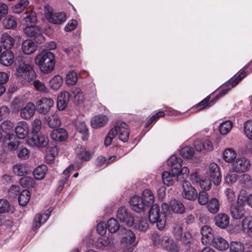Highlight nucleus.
Masks as SVG:
<instances>
[{
	"instance_id": "obj_32",
	"label": "nucleus",
	"mask_w": 252,
	"mask_h": 252,
	"mask_svg": "<svg viewBox=\"0 0 252 252\" xmlns=\"http://www.w3.org/2000/svg\"><path fill=\"white\" fill-rule=\"evenodd\" d=\"M242 229L243 232L250 237H252V218L246 217L242 222Z\"/></svg>"
},
{
	"instance_id": "obj_38",
	"label": "nucleus",
	"mask_w": 252,
	"mask_h": 252,
	"mask_svg": "<svg viewBox=\"0 0 252 252\" xmlns=\"http://www.w3.org/2000/svg\"><path fill=\"white\" fill-rule=\"evenodd\" d=\"M63 82V79L61 76L57 75L54 76L49 81V87L57 91L60 88Z\"/></svg>"
},
{
	"instance_id": "obj_12",
	"label": "nucleus",
	"mask_w": 252,
	"mask_h": 252,
	"mask_svg": "<svg viewBox=\"0 0 252 252\" xmlns=\"http://www.w3.org/2000/svg\"><path fill=\"white\" fill-rule=\"evenodd\" d=\"M250 162L246 158H237L232 164V169L238 173L246 172L250 167Z\"/></svg>"
},
{
	"instance_id": "obj_15",
	"label": "nucleus",
	"mask_w": 252,
	"mask_h": 252,
	"mask_svg": "<svg viewBox=\"0 0 252 252\" xmlns=\"http://www.w3.org/2000/svg\"><path fill=\"white\" fill-rule=\"evenodd\" d=\"M54 101L50 98L43 97L37 100L36 106L38 107V111L41 113H46L53 106Z\"/></svg>"
},
{
	"instance_id": "obj_13",
	"label": "nucleus",
	"mask_w": 252,
	"mask_h": 252,
	"mask_svg": "<svg viewBox=\"0 0 252 252\" xmlns=\"http://www.w3.org/2000/svg\"><path fill=\"white\" fill-rule=\"evenodd\" d=\"M48 137L42 134H33L32 137L27 141L28 145L38 148L46 147L48 144Z\"/></svg>"
},
{
	"instance_id": "obj_52",
	"label": "nucleus",
	"mask_w": 252,
	"mask_h": 252,
	"mask_svg": "<svg viewBox=\"0 0 252 252\" xmlns=\"http://www.w3.org/2000/svg\"><path fill=\"white\" fill-rule=\"evenodd\" d=\"M120 228L117 220L114 219H110L107 222V228L110 233L116 232Z\"/></svg>"
},
{
	"instance_id": "obj_55",
	"label": "nucleus",
	"mask_w": 252,
	"mask_h": 252,
	"mask_svg": "<svg viewBox=\"0 0 252 252\" xmlns=\"http://www.w3.org/2000/svg\"><path fill=\"white\" fill-rule=\"evenodd\" d=\"M244 130L247 137L252 140V121L249 120L244 125Z\"/></svg>"
},
{
	"instance_id": "obj_25",
	"label": "nucleus",
	"mask_w": 252,
	"mask_h": 252,
	"mask_svg": "<svg viewBox=\"0 0 252 252\" xmlns=\"http://www.w3.org/2000/svg\"><path fill=\"white\" fill-rule=\"evenodd\" d=\"M108 121V119L106 115H98L92 118L91 124L94 128H98L104 126Z\"/></svg>"
},
{
	"instance_id": "obj_1",
	"label": "nucleus",
	"mask_w": 252,
	"mask_h": 252,
	"mask_svg": "<svg viewBox=\"0 0 252 252\" xmlns=\"http://www.w3.org/2000/svg\"><path fill=\"white\" fill-rule=\"evenodd\" d=\"M34 62L42 72L48 73L54 69L55 57L51 52L42 51L35 57Z\"/></svg>"
},
{
	"instance_id": "obj_56",
	"label": "nucleus",
	"mask_w": 252,
	"mask_h": 252,
	"mask_svg": "<svg viewBox=\"0 0 252 252\" xmlns=\"http://www.w3.org/2000/svg\"><path fill=\"white\" fill-rule=\"evenodd\" d=\"M51 212V210L49 209L46 210V211L42 215L40 214H36L34 219L36 220V221L41 222L42 224H43L49 218Z\"/></svg>"
},
{
	"instance_id": "obj_58",
	"label": "nucleus",
	"mask_w": 252,
	"mask_h": 252,
	"mask_svg": "<svg viewBox=\"0 0 252 252\" xmlns=\"http://www.w3.org/2000/svg\"><path fill=\"white\" fill-rule=\"evenodd\" d=\"M245 76V73L244 72H242L241 74L237 77V78L235 79H231L229 82V84H231V87H229L226 90H223L222 92L220 93L221 94H224L227 91L231 88L235 86L239 81L241 80L242 78H243Z\"/></svg>"
},
{
	"instance_id": "obj_6",
	"label": "nucleus",
	"mask_w": 252,
	"mask_h": 252,
	"mask_svg": "<svg viewBox=\"0 0 252 252\" xmlns=\"http://www.w3.org/2000/svg\"><path fill=\"white\" fill-rule=\"evenodd\" d=\"M112 130L116 136H117L121 141L126 142L128 140L130 131L128 126L126 123H117Z\"/></svg>"
},
{
	"instance_id": "obj_2",
	"label": "nucleus",
	"mask_w": 252,
	"mask_h": 252,
	"mask_svg": "<svg viewBox=\"0 0 252 252\" xmlns=\"http://www.w3.org/2000/svg\"><path fill=\"white\" fill-rule=\"evenodd\" d=\"M15 69V75L23 82H30L35 78L36 73L34 70L28 62L21 61L18 62Z\"/></svg>"
},
{
	"instance_id": "obj_18",
	"label": "nucleus",
	"mask_w": 252,
	"mask_h": 252,
	"mask_svg": "<svg viewBox=\"0 0 252 252\" xmlns=\"http://www.w3.org/2000/svg\"><path fill=\"white\" fill-rule=\"evenodd\" d=\"M35 111V106L32 102H28L20 110V116L23 119H30Z\"/></svg>"
},
{
	"instance_id": "obj_45",
	"label": "nucleus",
	"mask_w": 252,
	"mask_h": 252,
	"mask_svg": "<svg viewBox=\"0 0 252 252\" xmlns=\"http://www.w3.org/2000/svg\"><path fill=\"white\" fill-rule=\"evenodd\" d=\"M233 123L231 121L227 120L221 123L219 126V131L221 134H227L232 129Z\"/></svg>"
},
{
	"instance_id": "obj_4",
	"label": "nucleus",
	"mask_w": 252,
	"mask_h": 252,
	"mask_svg": "<svg viewBox=\"0 0 252 252\" xmlns=\"http://www.w3.org/2000/svg\"><path fill=\"white\" fill-rule=\"evenodd\" d=\"M165 213L160 212L159 206L155 204L151 207L149 212V220L151 223H157L158 228L162 230L165 226Z\"/></svg>"
},
{
	"instance_id": "obj_46",
	"label": "nucleus",
	"mask_w": 252,
	"mask_h": 252,
	"mask_svg": "<svg viewBox=\"0 0 252 252\" xmlns=\"http://www.w3.org/2000/svg\"><path fill=\"white\" fill-rule=\"evenodd\" d=\"M229 246L230 252H243L245 248L244 244L239 241H232Z\"/></svg>"
},
{
	"instance_id": "obj_40",
	"label": "nucleus",
	"mask_w": 252,
	"mask_h": 252,
	"mask_svg": "<svg viewBox=\"0 0 252 252\" xmlns=\"http://www.w3.org/2000/svg\"><path fill=\"white\" fill-rule=\"evenodd\" d=\"M47 171V166L42 164L37 166L33 171V175L36 180H42Z\"/></svg>"
},
{
	"instance_id": "obj_59",
	"label": "nucleus",
	"mask_w": 252,
	"mask_h": 252,
	"mask_svg": "<svg viewBox=\"0 0 252 252\" xmlns=\"http://www.w3.org/2000/svg\"><path fill=\"white\" fill-rule=\"evenodd\" d=\"M11 210L9 203L5 199H0V213L8 212Z\"/></svg>"
},
{
	"instance_id": "obj_44",
	"label": "nucleus",
	"mask_w": 252,
	"mask_h": 252,
	"mask_svg": "<svg viewBox=\"0 0 252 252\" xmlns=\"http://www.w3.org/2000/svg\"><path fill=\"white\" fill-rule=\"evenodd\" d=\"M237 154L236 152L231 148L226 149L223 152V159L227 162L231 163L236 158Z\"/></svg>"
},
{
	"instance_id": "obj_21",
	"label": "nucleus",
	"mask_w": 252,
	"mask_h": 252,
	"mask_svg": "<svg viewBox=\"0 0 252 252\" xmlns=\"http://www.w3.org/2000/svg\"><path fill=\"white\" fill-rule=\"evenodd\" d=\"M17 137L19 139L25 138L29 133V127L27 122L21 121L18 123L15 128Z\"/></svg>"
},
{
	"instance_id": "obj_28",
	"label": "nucleus",
	"mask_w": 252,
	"mask_h": 252,
	"mask_svg": "<svg viewBox=\"0 0 252 252\" xmlns=\"http://www.w3.org/2000/svg\"><path fill=\"white\" fill-rule=\"evenodd\" d=\"M22 50L25 54L31 55L36 51V46L32 40L26 39L22 43Z\"/></svg>"
},
{
	"instance_id": "obj_19",
	"label": "nucleus",
	"mask_w": 252,
	"mask_h": 252,
	"mask_svg": "<svg viewBox=\"0 0 252 252\" xmlns=\"http://www.w3.org/2000/svg\"><path fill=\"white\" fill-rule=\"evenodd\" d=\"M129 203L132 209L137 213L144 211L146 207V204L144 203L143 199L137 195L133 196Z\"/></svg>"
},
{
	"instance_id": "obj_3",
	"label": "nucleus",
	"mask_w": 252,
	"mask_h": 252,
	"mask_svg": "<svg viewBox=\"0 0 252 252\" xmlns=\"http://www.w3.org/2000/svg\"><path fill=\"white\" fill-rule=\"evenodd\" d=\"M182 160L176 155L171 156L167 160L168 166H173L174 175H177V182L183 183L187 182L186 179L189 173V169L187 167L181 168Z\"/></svg>"
},
{
	"instance_id": "obj_5",
	"label": "nucleus",
	"mask_w": 252,
	"mask_h": 252,
	"mask_svg": "<svg viewBox=\"0 0 252 252\" xmlns=\"http://www.w3.org/2000/svg\"><path fill=\"white\" fill-rule=\"evenodd\" d=\"M45 16L50 23L55 24H60L66 20L64 13L54 12L53 8L48 4L44 6Z\"/></svg>"
},
{
	"instance_id": "obj_30",
	"label": "nucleus",
	"mask_w": 252,
	"mask_h": 252,
	"mask_svg": "<svg viewBox=\"0 0 252 252\" xmlns=\"http://www.w3.org/2000/svg\"><path fill=\"white\" fill-rule=\"evenodd\" d=\"M212 244L217 250L220 251L227 250L229 246L228 242L220 236L215 237Z\"/></svg>"
},
{
	"instance_id": "obj_54",
	"label": "nucleus",
	"mask_w": 252,
	"mask_h": 252,
	"mask_svg": "<svg viewBox=\"0 0 252 252\" xmlns=\"http://www.w3.org/2000/svg\"><path fill=\"white\" fill-rule=\"evenodd\" d=\"M77 150V155L79 158L83 160H89L91 156V153L87 151L85 148L81 147L80 149L78 147Z\"/></svg>"
},
{
	"instance_id": "obj_64",
	"label": "nucleus",
	"mask_w": 252,
	"mask_h": 252,
	"mask_svg": "<svg viewBox=\"0 0 252 252\" xmlns=\"http://www.w3.org/2000/svg\"><path fill=\"white\" fill-rule=\"evenodd\" d=\"M10 109L5 106L0 107V121L7 118L10 114Z\"/></svg>"
},
{
	"instance_id": "obj_10",
	"label": "nucleus",
	"mask_w": 252,
	"mask_h": 252,
	"mask_svg": "<svg viewBox=\"0 0 252 252\" xmlns=\"http://www.w3.org/2000/svg\"><path fill=\"white\" fill-rule=\"evenodd\" d=\"M117 218L128 226H131L133 224L134 217L125 206H122L119 208L117 212Z\"/></svg>"
},
{
	"instance_id": "obj_27",
	"label": "nucleus",
	"mask_w": 252,
	"mask_h": 252,
	"mask_svg": "<svg viewBox=\"0 0 252 252\" xmlns=\"http://www.w3.org/2000/svg\"><path fill=\"white\" fill-rule=\"evenodd\" d=\"M215 222L217 226L221 228H225L229 223V218L225 214L220 213L215 218Z\"/></svg>"
},
{
	"instance_id": "obj_47",
	"label": "nucleus",
	"mask_w": 252,
	"mask_h": 252,
	"mask_svg": "<svg viewBox=\"0 0 252 252\" xmlns=\"http://www.w3.org/2000/svg\"><path fill=\"white\" fill-rule=\"evenodd\" d=\"M245 203L252 207V194L246 195L244 193L241 192L238 197V203L243 205Z\"/></svg>"
},
{
	"instance_id": "obj_51",
	"label": "nucleus",
	"mask_w": 252,
	"mask_h": 252,
	"mask_svg": "<svg viewBox=\"0 0 252 252\" xmlns=\"http://www.w3.org/2000/svg\"><path fill=\"white\" fill-rule=\"evenodd\" d=\"M14 173L17 176H23L28 171V167L24 164H16L13 168Z\"/></svg>"
},
{
	"instance_id": "obj_31",
	"label": "nucleus",
	"mask_w": 252,
	"mask_h": 252,
	"mask_svg": "<svg viewBox=\"0 0 252 252\" xmlns=\"http://www.w3.org/2000/svg\"><path fill=\"white\" fill-rule=\"evenodd\" d=\"M14 56L11 51L3 52L0 57V63L6 66L11 65L14 62Z\"/></svg>"
},
{
	"instance_id": "obj_17",
	"label": "nucleus",
	"mask_w": 252,
	"mask_h": 252,
	"mask_svg": "<svg viewBox=\"0 0 252 252\" xmlns=\"http://www.w3.org/2000/svg\"><path fill=\"white\" fill-rule=\"evenodd\" d=\"M21 22L26 27L35 25L37 22L36 13L32 10L26 11L21 17Z\"/></svg>"
},
{
	"instance_id": "obj_62",
	"label": "nucleus",
	"mask_w": 252,
	"mask_h": 252,
	"mask_svg": "<svg viewBox=\"0 0 252 252\" xmlns=\"http://www.w3.org/2000/svg\"><path fill=\"white\" fill-rule=\"evenodd\" d=\"M33 179L32 178L28 176L23 177L21 178L20 180V184L24 187L32 186L33 184Z\"/></svg>"
},
{
	"instance_id": "obj_14",
	"label": "nucleus",
	"mask_w": 252,
	"mask_h": 252,
	"mask_svg": "<svg viewBox=\"0 0 252 252\" xmlns=\"http://www.w3.org/2000/svg\"><path fill=\"white\" fill-rule=\"evenodd\" d=\"M201 241L204 245L211 244L215 237L212 229L208 225L202 226L201 229Z\"/></svg>"
},
{
	"instance_id": "obj_53",
	"label": "nucleus",
	"mask_w": 252,
	"mask_h": 252,
	"mask_svg": "<svg viewBox=\"0 0 252 252\" xmlns=\"http://www.w3.org/2000/svg\"><path fill=\"white\" fill-rule=\"evenodd\" d=\"M237 173V172H235V171L231 168V170L228 171L225 178V182L228 184L235 183L238 178Z\"/></svg>"
},
{
	"instance_id": "obj_61",
	"label": "nucleus",
	"mask_w": 252,
	"mask_h": 252,
	"mask_svg": "<svg viewBox=\"0 0 252 252\" xmlns=\"http://www.w3.org/2000/svg\"><path fill=\"white\" fill-rule=\"evenodd\" d=\"M112 243V240L109 238L104 237L98 239L96 242V245L97 247L101 248L102 247H107L111 245Z\"/></svg>"
},
{
	"instance_id": "obj_34",
	"label": "nucleus",
	"mask_w": 252,
	"mask_h": 252,
	"mask_svg": "<svg viewBox=\"0 0 252 252\" xmlns=\"http://www.w3.org/2000/svg\"><path fill=\"white\" fill-rule=\"evenodd\" d=\"M0 42L5 49H10L14 44V39L9 34L4 33L2 34Z\"/></svg>"
},
{
	"instance_id": "obj_60",
	"label": "nucleus",
	"mask_w": 252,
	"mask_h": 252,
	"mask_svg": "<svg viewBox=\"0 0 252 252\" xmlns=\"http://www.w3.org/2000/svg\"><path fill=\"white\" fill-rule=\"evenodd\" d=\"M182 156L186 158H191L194 155V151L190 147H185L180 151Z\"/></svg>"
},
{
	"instance_id": "obj_8",
	"label": "nucleus",
	"mask_w": 252,
	"mask_h": 252,
	"mask_svg": "<svg viewBox=\"0 0 252 252\" xmlns=\"http://www.w3.org/2000/svg\"><path fill=\"white\" fill-rule=\"evenodd\" d=\"M122 235L121 239V245L123 248L129 247L136 244V236L134 233L129 229H123L121 230Z\"/></svg>"
},
{
	"instance_id": "obj_49",
	"label": "nucleus",
	"mask_w": 252,
	"mask_h": 252,
	"mask_svg": "<svg viewBox=\"0 0 252 252\" xmlns=\"http://www.w3.org/2000/svg\"><path fill=\"white\" fill-rule=\"evenodd\" d=\"M78 80L77 73L73 70L69 71L66 75L65 81L67 85H74Z\"/></svg>"
},
{
	"instance_id": "obj_43",
	"label": "nucleus",
	"mask_w": 252,
	"mask_h": 252,
	"mask_svg": "<svg viewBox=\"0 0 252 252\" xmlns=\"http://www.w3.org/2000/svg\"><path fill=\"white\" fill-rule=\"evenodd\" d=\"M31 197L30 192L27 189L22 190L18 197V202L21 206H25L29 202Z\"/></svg>"
},
{
	"instance_id": "obj_50",
	"label": "nucleus",
	"mask_w": 252,
	"mask_h": 252,
	"mask_svg": "<svg viewBox=\"0 0 252 252\" xmlns=\"http://www.w3.org/2000/svg\"><path fill=\"white\" fill-rule=\"evenodd\" d=\"M14 124L9 120H6L3 121L1 124V129L3 132L8 134H11L13 130Z\"/></svg>"
},
{
	"instance_id": "obj_9",
	"label": "nucleus",
	"mask_w": 252,
	"mask_h": 252,
	"mask_svg": "<svg viewBox=\"0 0 252 252\" xmlns=\"http://www.w3.org/2000/svg\"><path fill=\"white\" fill-rule=\"evenodd\" d=\"M23 31L28 36L34 37L35 41L38 43H43L45 40L40 28L35 25L27 27Z\"/></svg>"
},
{
	"instance_id": "obj_7",
	"label": "nucleus",
	"mask_w": 252,
	"mask_h": 252,
	"mask_svg": "<svg viewBox=\"0 0 252 252\" xmlns=\"http://www.w3.org/2000/svg\"><path fill=\"white\" fill-rule=\"evenodd\" d=\"M161 207L162 211L166 213L173 212L181 214L184 213L185 211L183 204L179 200L175 199L171 200L169 205L167 203H163Z\"/></svg>"
},
{
	"instance_id": "obj_24",
	"label": "nucleus",
	"mask_w": 252,
	"mask_h": 252,
	"mask_svg": "<svg viewBox=\"0 0 252 252\" xmlns=\"http://www.w3.org/2000/svg\"><path fill=\"white\" fill-rule=\"evenodd\" d=\"M69 100V93L66 91L61 93L58 96L57 108L59 110H63L67 107Z\"/></svg>"
},
{
	"instance_id": "obj_26",
	"label": "nucleus",
	"mask_w": 252,
	"mask_h": 252,
	"mask_svg": "<svg viewBox=\"0 0 252 252\" xmlns=\"http://www.w3.org/2000/svg\"><path fill=\"white\" fill-rule=\"evenodd\" d=\"M132 226L140 231L145 232L149 228V223L146 218L134 217L133 224Z\"/></svg>"
},
{
	"instance_id": "obj_22",
	"label": "nucleus",
	"mask_w": 252,
	"mask_h": 252,
	"mask_svg": "<svg viewBox=\"0 0 252 252\" xmlns=\"http://www.w3.org/2000/svg\"><path fill=\"white\" fill-rule=\"evenodd\" d=\"M5 145L10 150H16L19 145V138L13 134H8L3 139Z\"/></svg>"
},
{
	"instance_id": "obj_57",
	"label": "nucleus",
	"mask_w": 252,
	"mask_h": 252,
	"mask_svg": "<svg viewBox=\"0 0 252 252\" xmlns=\"http://www.w3.org/2000/svg\"><path fill=\"white\" fill-rule=\"evenodd\" d=\"M197 198L198 203L202 205H206L209 201V195L205 191H200Z\"/></svg>"
},
{
	"instance_id": "obj_37",
	"label": "nucleus",
	"mask_w": 252,
	"mask_h": 252,
	"mask_svg": "<svg viewBox=\"0 0 252 252\" xmlns=\"http://www.w3.org/2000/svg\"><path fill=\"white\" fill-rule=\"evenodd\" d=\"M195 148L197 151H210L213 149V146L210 140H206L203 142H197L196 143Z\"/></svg>"
},
{
	"instance_id": "obj_33",
	"label": "nucleus",
	"mask_w": 252,
	"mask_h": 252,
	"mask_svg": "<svg viewBox=\"0 0 252 252\" xmlns=\"http://www.w3.org/2000/svg\"><path fill=\"white\" fill-rule=\"evenodd\" d=\"M50 136L54 140L62 141L67 138V132L63 128L56 129L51 131Z\"/></svg>"
},
{
	"instance_id": "obj_36",
	"label": "nucleus",
	"mask_w": 252,
	"mask_h": 252,
	"mask_svg": "<svg viewBox=\"0 0 252 252\" xmlns=\"http://www.w3.org/2000/svg\"><path fill=\"white\" fill-rule=\"evenodd\" d=\"M45 120L48 123V126L51 128L59 127L61 123L59 116L56 114L46 117Z\"/></svg>"
},
{
	"instance_id": "obj_39",
	"label": "nucleus",
	"mask_w": 252,
	"mask_h": 252,
	"mask_svg": "<svg viewBox=\"0 0 252 252\" xmlns=\"http://www.w3.org/2000/svg\"><path fill=\"white\" fill-rule=\"evenodd\" d=\"M208 210L212 214L217 213L220 209V202L216 198H211L207 203Z\"/></svg>"
},
{
	"instance_id": "obj_11",
	"label": "nucleus",
	"mask_w": 252,
	"mask_h": 252,
	"mask_svg": "<svg viewBox=\"0 0 252 252\" xmlns=\"http://www.w3.org/2000/svg\"><path fill=\"white\" fill-rule=\"evenodd\" d=\"M182 195L185 199L193 201L197 199L198 192L188 182H184L182 184Z\"/></svg>"
},
{
	"instance_id": "obj_23",
	"label": "nucleus",
	"mask_w": 252,
	"mask_h": 252,
	"mask_svg": "<svg viewBox=\"0 0 252 252\" xmlns=\"http://www.w3.org/2000/svg\"><path fill=\"white\" fill-rule=\"evenodd\" d=\"M162 247L171 252H178L179 249L177 243L169 236L165 235L162 237Z\"/></svg>"
},
{
	"instance_id": "obj_42",
	"label": "nucleus",
	"mask_w": 252,
	"mask_h": 252,
	"mask_svg": "<svg viewBox=\"0 0 252 252\" xmlns=\"http://www.w3.org/2000/svg\"><path fill=\"white\" fill-rule=\"evenodd\" d=\"M141 198L146 204V207L153 204L154 202V196L150 190L145 189L143 192V197Z\"/></svg>"
},
{
	"instance_id": "obj_29",
	"label": "nucleus",
	"mask_w": 252,
	"mask_h": 252,
	"mask_svg": "<svg viewBox=\"0 0 252 252\" xmlns=\"http://www.w3.org/2000/svg\"><path fill=\"white\" fill-rule=\"evenodd\" d=\"M73 101L77 104L83 102L85 98L82 90L78 87H73L70 91Z\"/></svg>"
},
{
	"instance_id": "obj_41",
	"label": "nucleus",
	"mask_w": 252,
	"mask_h": 252,
	"mask_svg": "<svg viewBox=\"0 0 252 252\" xmlns=\"http://www.w3.org/2000/svg\"><path fill=\"white\" fill-rule=\"evenodd\" d=\"M29 4V0H19L18 2L12 7V11L16 14H19L22 12Z\"/></svg>"
},
{
	"instance_id": "obj_48",
	"label": "nucleus",
	"mask_w": 252,
	"mask_h": 252,
	"mask_svg": "<svg viewBox=\"0 0 252 252\" xmlns=\"http://www.w3.org/2000/svg\"><path fill=\"white\" fill-rule=\"evenodd\" d=\"M2 24L6 29H13L16 28L17 22L13 17L8 16L3 20Z\"/></svg>"
},
{
	"instance_id": "obj_35",
	"label": "nucleus",
	"mask_w": 252,
	"mask_h": 252,
	"mask_svg": "<svg viewBox=\"0 0 252 252\" xmlns=\"http://www.w3.org/2000/svg\"><path fill=\"white\" fill-rule=\"evenodd\" d=\"M237 203V205H233L230 208V212L233 218L235 219H240L244 215V210L242 206Z\"/></svg>"
},
{
	"instance_id": "obj_20",
	"label": "nucleus",
	"mask_w": 252,
	"mask_h": 252,
	"mask_svg": "<svg viewBox=\"0 0 252 252\" xmlns=\"http://www.w3.org/2000/svg\"><path fill=\"white\" fill-rule=\"evenodd\" d=\"M170 171H165L163 172L161 174L162 180L163 183L168 186H172L174 183V180L176 179L177 181V175H174L173 166H169Z\"/></svg>"
},
{
	"instance_id": "obj_63",
	"label": "nucleus",
	"mask_w": 252,
	"mask_h": 252,
	"mask_svg": "<svg viewBox=\"0 0 252 252\" xmlns=\"http://www.w3.org/2000/svg\"><path fill=\"white\" fill-rule=\"evenodd\" d=\"M41 128V121L38 119H34L32 122V132L34 134L38 133Z\"/></svg>"
},
{
	"instance_id": "obj_16",
	"label": "nucleus",
	"mask_w": 252,
	"mask_h": 252,
	"mask_svg": "<svg viewBox=\"0 0 252 252\" xmlns=\"http://www.w3.org/2000/svg\"><path fill=\"white\" fill-rule=\"evenodd\" d=\"M210 178L215 185H219L221 181V176L218 165L215 163H211L209 165Z\"/></svg>"
}]
</instances>
